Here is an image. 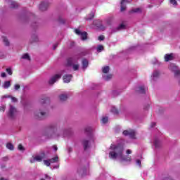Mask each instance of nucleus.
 <instances>
[{"mask_svg": "<svg viewBox=\"0 0 180 180\" xmlns=\"http://www.w3.org/2000/svg\"><path fill=\"white\" fill-rule=\"evenodd\" d=\"M9 4H10L11 8H13L14 9H16V8H19V4H18V2H16V1L10 0Z\"/></svg>", "mask_w": 180, "mask_h": 180, "instance_id": "nucleus-21", "label": "nucleus"}, {"mask_svg": "<svg viewBox=\"0 0 180 180\" xmlns=\"http://www.w3.org/2000/svg\"><path fill=\"white\" fill-rule=\"evenodd\" d=\"M18 150L20 151H25V148L23 147V146H22V144H19L18 145Z\"/></svg>", "mask_w": 180, "mask_h": 180, "instance_id": "nucleus-43", "label": "nucleus"}, {"mask_svg": "<svg viewBox=\"0 0 180 180\" xmlns=\"http://www.w3.org/2000/svg\"><path fill=\"white\" fill-rule=\"evenodd\" d=\"M77 172L79 175H81V176H84V175H85V172H86V169H85V167H79L77 169Z\"/></svg>", "mask_w": 180, "mask_h": 180, "instance_id": "nucleus-20", "label": "nucleus"}, {"mask_svg": "<svg viewBox=\"0 0 180 180\" xmlns=\"http://www.w3.org/2000/svg\"><path fill=\"white\" fill-rule=\"evenodd\" d=\"M30 41L31 43H38V41H39V36H37V34H32L31 37Z\"/></svg>", "mask_w": 180, "mask_h": 180, "instance_id": "nucleus-18", "label": "nucleus"}, {"mask_svg": "<svg viewBox=\"0 0 180 180\" xmlns=\"http://www.w3.org/2000/svg\"><path fill=\"white\" fill-rule=\"evenodd\" d=\"M6 109V106L5 105L0 106V112H5Z\"/></svg>", "mask_w": 180, "mask_h": 180, "instance_id": "nucleus-45", "label": "nucleus"}, {"mask_svg": "<svg viewBox=\"0 0 180 180\" xmlns=\"http://www.w3.org/2000/svg\"><path fill=\"white\" fill-rule=\"evenodd\" d=\"M175 58V56H174V53H169V54H165V61L166 63H168V61H172Z\"/></svg>", "mask_w": 180, "mask_h": 180, "instance_id": "nucleus-14", "label": "nucleus"}, {"mask_svg": "<svg viewBox=\"0 0 180 180\" xmlns=\"http://www.w3.org/2000/svg\"><path fill=\"white\" fill-rule=\"evenodd\" d=\"M3 98H11V96H4Z\"/></svg>", "mask_w": 180, "mask_h": 180, "instance_id": "nucleus-62", "label": "nucleus"}, {"mask_svg": "<svg viewBox=\"0 0 180 180\" xmlns=\"http://www.w3.org/2000/svg\"><path fill=\"white\" fill-rule=\"evenodd\" d=\"M2 39L5 46H9V40H8V38H6V37H3Z\"/></svg>", "mask_w": 180, "mask_h": 180, "instance_id": "nucleus-28", "label": "nucleus"}, {"mask_svg": "<svg viewBox=\"0 0 180 180\" xmlns=\"http://www.w3.org/2000/svg\"><path fill=\"white\" fill-rule=\"evenodd\" d=\"M45 178L46 179H51V177H50V176H49V175H45Z\"/></svg>", "mask_w": 180, "mask_h": 180, "instance_id": "nucleus-58", "label": "nucleus"}, {"mask_svg": "<svg viewBox=\"0 0 180 180\" xmlns=\"http://www.w3.org/2000/svg\"><path fill=\"white\" fill-rule=\"evenodd\" d=\"M74 46H75V43L73 42V41H71V42H70V49H72V47H74Z\"/></svg>", "mask_w": 180, "mask_h": 180, "instance_id": "nucleus-50", "label": "nucleus"}, {"mask_svg": "<svg viewBox=\"0 0 180 180\" xmlns=\"http://www.w3.org/2000/svg\"><path fill=\"white\" fill-rule=\"evenodd\" d=\"M44 158H46V153H44V152L41 153L40 155H37L35 156V160L38 162H41V161H43Z\"/></svg>", "mask_w": 180, "mask_h": 180, "instance_id": "nucleus-12", "label": "nucleus"}, {"mask_svg": "<svg viewBox=\"0 0 180 180\" xmlns=\"http://www.w3.org/2000/svg\"><path fill=\"white\" fill-rule=\"evenodd\" d=\"M92 127H87L84 129L85 133H86V134H89L90 139H92V137H94V135L92 134Z\"/></svg>", "mask_w": 180, "mask_h": 180, "instance_id": "nucleus-15", "label": "nucleus"}, {"mask_svg": "<svg viewBox=\"0 0 180 180\" xmlns=\"http://www.w3.org/2000/svg\"><path fill=\"white\" fill-rule=\"evenodd\" d=\"M94 24L96 25V26L98 27V29H100L101 30H105L106 29V27L102 25L101 21H99V20L94 21Z\"/></svg>", "mask_w": 180, "mask_h": 180, "instance_id": "nucleus-13", "label": "nucleus"}, {"mask_svg": "<svg viewBox=\"0 0 180 180\" xmlns=\"http://www.w3.org/2000/svg\"><path fill=\"white\" fill-rule=\"evenodd\" d=\"M55 168H56V169H57V168H60V165H56V166H54V167H53V169H55Z\"/></svg>", "mask_w": 180, "mask_h": 180, "instance_id": "nucleus-60", "label": "nucleus"}, {"mask_svg": "<svg viewBox=\"0 0 180 180\" xmlns=\"http://www.w3.org/2000/svg\"><path fill=\"white\" fill-rule=\"evenodd\" d=\"M82 144L84 150H88V148H89V141L84 139L82 141Z\"/></svg>", "mask_w": 180, "mask_h": 180, "instance_id": "nucleus-22", "label": "nucleus"}, {"mask_svg": "<svg viewBox=\"0 0 180 180\" xmlns=\"http://www.w3.org/2000/svg\"><path fill=\"white\" fill-rule=\"evenodd\" d=\"M79 68V65H73V70L77 71Z\"/></svg>", "mask_w": 180, "mask_h": 180, "instance_id": "nucleus-46", "label": "nucleus"}, {"mask_svg": "<svg viewBox=\"0 0 180 180\" xmlns=\"http://www.w3.org/2000/svg\"><path fill=\"white\" fill-rule=\"evenodd\" d=\"M34 116L37 119L43 120V119H46V117L49 116V111L47 109L43 108V107H41L39 110L35 112Z\"/></svg>", "mask_w": 180, "mask_h": 180, "instance_id": "nucleus-4", "label": "nucleus"}, {"mask_svg": "<svg viewBox=\"0 0 180 180\" xmlns=\"http://www.w3.org/2000/svg\"><path fill=\"white\" fill-rule=\"evenodd\" d=\"M1 78H6V73L2 72V73L1 74Z\"/></svg>", "mask_w": 180, "mask_h": 180, "instance_id": "nucleus-52", "label": "nucleus"}, {"mask_svg": "<svg viewBox=\"0 0 180 180\" xmlns=\"http://www.w3.org/2000/svg\"><path fill=\"white\" fill-rule=\"evenodd\" d=\"M160 71L158 70H155L153 74H152V79L153 81H156L157 79L160 78Z\"/></svg>", "mask_w": 180, "mask_h": 180, "instance_id": "nucleus-16", "label": "nucleus"}, {"mask_svg": "<svg viewBox=\"0 0 180 180\" xmlns=\"http://www.w3.org/2000/svg\"><path fill=\"white\" fill-rule=\"evenodd\" d=\"M68 98H70V95L68 93H62L58 96V100L62 103L67 102Z\"/></svg>", "mask_w": 180, "mask_h": 180, "instance_id": "nucleus-9", "label": "nucleus"}, {"mask_svg": "<svg viewBox=\"0 0 180 180\" xmlns=\"http://www.w3.org/2000/svg\"><path fill=\"white\" fill-rule=\"evenodd\" d=\"M18 116H19V111H18L16 107L9 105L8 110L7 112V117L10 120H16Z\"/></svg>", "mask_w": 180, "mask_h": 180, "instance_id": "nucleus-3", "label": "nucleus"}, {"mask_svg": "<svg viewBox=\"0 0 180 180\" xmlns=\"http://www.w3.org/2000/svg\"><path fill=\"white\" fill-rule=\"evenodd\" d=\"M6 147H7V148L8 149V150H13V145L11 143H8L7 144H6Z\"/></svg>", "mask_w": 180, "mask_h": 180, "instance_id": "nucleus-35", "label": "nucleus"}, {"mask_svg": "<svg viewBox=\"0 0 180 180\" xmlns=\"http://www.w3.org/2000/svg\"><path fill=\"white\" fill-rule=\"evenodd\" d=\"M71 78H72V75H66L63 76V82L66 84H68V82H71Z\"/></svg>", "mask_w": 180, "mask_h": 180, "instance_id": "nucleus-19", "label": "nucleus"}, {"mask_svg": "<svg viewBox=\"0 0 180 180\" xmlns=\"http://www.w3.org/2000/svg\"><path fill=\"white\" fill-rule=\"evenodd\" d=\"M40 180H44V179H41Z\"/></svg>", "mask_w": 180, "mask_h": 180, "instance_id": "nucleus-63", "label": "nucleus"}, {"mask_svg": "<svg viewBox=\"0 0 180 180\" xmlns=\"http://www.w3.org/2000/svg\"><path fill=\"white\" fill-rule=\"evenodd\" d=\"M169 2L172 5H174V6H176V5H178V2H176V0H169Z\"/></svg>", "mask_w": 180, "mask_h": 180, "instance_id": "nucleus-39", "label": "nucleus"}, {"mask_svg": "<svg viewBox=\"0 0 180 180\" xmlns=\"http://www.w3.org/2000/svg\"><path fill=\"white\" fill-rule=\"evenodd\" d=\"M132 0H121V3H120V11L121 12H124V11H126V6L124 5L125 2L127 4H130V2H131Z\"/></svg>", "mask_w": 180, "mask_h": 180, "instance_id": "nucleus-10", "label": "nucleus"}, {"mask_svg": "<svg viewBox=\"0 0 180 180\" xmlns=\"http://www.w3.org/2000/svg\"><path fill=\"white\" fill-rule=\"evenodd\" d=\"M97 51L98 53H101V51H103V46L98 45L97 47Z\"/></svg>", "mask_w": 180, "mask_h": 180, "instance_id": "nucleus-36", "label": "nucleus"}, {"mask_svg": "<svg viewBox=\"0 0 180 180\" xmlns=\"http://www.w3.org/2000/svg\"><path fill=\"white\" fill-rule=\"evenodd\" d=\"M155 148H160L161 147V142L158 139H155L154 141Z\"/></svg>", "mask_w": 180, "mask_h": 180, "instance_id": "nucleus-24", "label": "nucleus"}, {"mask_svg": "<svg viewBox=\"0 0 180 180\" xmlns=\"http://www.w3.org/2000/svg\"><path fill=\"white\" fill-rule=\"evenodd\" d=\"M111 112L112 113H114V115H117V113H119V111L117 110V108L112 107L111 108Z\"/></svg>", "mask_w": 180, "mask_h": 180, "instance_id": "nucleus-33", "label": "nucleus"}, {"mask_svg": "<svg viewBox=\"0 0 180 180\" xmlns=\"http://www.w3.org/2000/svg\"><path fill=\"white\" fill-rule=\"evenodd\" d=\"M68 153H72V148H68Z\"/></svg>", "mask_w": 180, "mask_h": 180, "instance_id": "nucleus-55", "label": "nucleus"}, {"mask_svg": "<svg viewBox=\"0 0 180 180\" xmlns=\"http://www.w3.org/2000/svg\"><path fill=\"white\" fill-rule=\"evenodd\" d=\"M117 30H123L124 29H126V25H124V24H121L117 27Z\"/></svg>", "mask_w": 180, "mask_h": 180, "instance_id": "nucleus-31", "label": "nucleus"}, {"mask_svg": "<svg viewBox=\"0 0 180 180\" xmlns=\"http://www.w3.org/2000/svg\"><path fill=\"white\" fill-rule=\"evenodd\" d=\"M68 65H72V58H70L68 60Z\"/></svg>", "mask_w": 180, "mask_h": 180, "instance_id": "nucleus-44", "label": "nucleus"}, {"mask_svg": "<svg viewBox=\"0 0 180 180\" xmlns=\"http://www.w3.org/2000/svg\"><path fill=\"white\" fill-rule=\"evenodd\" d=\"M44 165H46V167H50V165L51 164L50 162V160H44Z\"/></svg>", "mask_w": 180, "mask_h": 180, "instance_id": "nucleus-38", "label": "nucleus"}, {"mask_svg": "<svg viewBox=\"0 0 180 180\" xmlns=\"http://www.w3.org/2000/svg\"><path fill=\"white\" fill-rule=\"evenodd\" d=\"M53 147L55 151H57V150H58V148H57V146L54 145Z\"/></svg>", "mask_w": 180, "mask_h": 180, "instance_id": "nucleus-56", "label": "nucleus"}, {"mask_svg": "<svg viewBox=\"0 0 180 180\" xmlns=\"http://www.w3.org/2000/svg\"><path fill=\"white\" fill-rule=\"evenodd\" d=\"M51 164H54L56 162H58V156H56L55 158L49 160Z\"/></svg>", "mask_w": 180, "mask_h": 180, "instance_id": "nucleus-27", "label": "nucleus"}, {"mask_svg": "<svg viewBox=\"0 0 180 180\" xmlns=\"http://www.w3.org/2000/svg\"><path fill=\"white\" fill-rule=\"evenodd\" d=\"M10 86H11V81L4 82L3 84V88H4V89H8V88H9Z\"/></svg>", "mask_w": 180, "mask_h": 180, "instance_id": "nucleus-26", "label": "nucleus"}, {"mask_svg": "<svg viewBox=\"0 0 180 180\" xmlns=\"http://www.w3.org/2000/svg\"><path fill=\"white\" fill-rule=\"evenodd\" d=\"M47 8H49V2H47V1H42L39 4V9L42 12L44 11H47Z\"/></svg>", "mask_w": 180, "mask_h": 180, "instance_id": "nucleus-11", "label": "nucleus"}, {"mask_svg": "<svg viewBox=\"0 0 180 180\" xmlns=\"http://www.w3.org/2000/svg\"><path fill=\"white\" fill-rule=\"evenodd\" d=\"M41 103L42 105H49V103H50V98H42L41 100Z\"/></svg>", "mask_w": 180, "mask_h": 180, "instance_id": "nucleus-25", "label": "nucleus"}, {"mask_svg": "<svg viewBox=\"0 0 180 180\" xmlns=\"http://www.w3.org/2000/svg\"><path fill=\"white\" fill-rule=\"evenodd\" d=\"M127 154H131V150L130 149L127 150Z\"/></svg>", "mask_w": 180, "mask_h": 180, "instance_id": "nucleus-57", "label": "nucleus"}, {"mask_svg": "<svg viewBox=\"0 0 180 180\" xmlns=\"http://www.w3.org/2000/svg\"><path fill=\"white\" fill-rule=\"evenodd\" d=\"M57 44H55L54 46H53V50H56V49H57Z\"/></svg>", "mask_w": 180, "mask_h": 180, "instance_id": "nucleus-61", "label": "nucleus"}, {"mask_svg": "<svg viewBox=\"0 0 180 180\" xmlns=\"http://www.w3.org/2000/svg\"><path fill=\"white\" fill-rule=\"evenodd\" d=\"M101 120H102V123H103L104 124H106V122L108 120V117H103Z\"/></svg>", "mask_w": 180, "mask_h": 180, "instance_id": "nucleus-42", "label": "nucleus"}, {"mask_svg": "<svg viewBox=\"0 0 180 180\" xmlns=\"http://www.w3.org/2000/svg\"><path fill=\"white\" fill-rule=\"evenodd\" d=\"M98 40H99L100 41H102L105 40V36H103V35L99 36V37H98Z\"/></svg>", "mask_w": 180, "mask_h": 180, "instance_id": "nucleus-47", "label": "nucleus"}, {"mask_svg": "<svg viewBox=\"0 0 180 180\" xmlns=\"http://www.w3.org/2000/svg\"><path fill=\"white\" fill-rule=\"evenodd\" d=\"M22 58L23 60H28V61H30V56L27 53L22 55Z\"/></svg>", "mask_w": 180, "mask_h": 180, "instance_id": "nucleus-29", "label": "nucleus"}, {"mask_svg": "<svg viewBox=\"0 0 180 180\" xmlns=\"http://www.w3.org/2000/svg\"><path fill=\"white\" fill-rule=\"evenodd\" d=\"M169 70H170V71H173V72H174L175 77H179V75H180V70H179V69H178V67H176V65H175V64L171 63L169 66Z\"/></svg>", "mask_w": 180, "mask_h": 180, "instance_id": "nucleus-5", "label": "nucleus"}, {"mask_svg": "<svg viewBox=\"0 0 180 180\" xmlns=\"http://www.w3.org/2000/svg\"><path fill=\"white\" fill-rule=\"evenodd\" d=\"M152 63L154 64V65H156V64H158L160 65V61H158L156 58H154L153 60H152Z\"/></svg>", "mask_w": 180, "mask_h": 180, "instance_id": "nucleus-40", "label": "nucleus"}, {"mask_svg": "<svg viewBox=\"0 0 180 180\" xmlns=\"http://www.w3.org/2000/svg\"><path fill=\"white\" fill-rule=\"evenodd\" d=\"M6 72H8V75H12V74H13L12 69L7 68V69H6Z\"/></svg>", "mask_w": 180, "mask_h": 180, "instance_id": "nucleus-41", "label": "nucleus"}, {"mask_svg": "<svg viewBox=\"0 0 180 180\" xmlns=\"http://www.w3.org/2000/svg\"><path fill=\"white\" fill-rule=\"evenodd\" d=\"M110 150H112L109 153V157L112 160H119L121 162L125 161L130 162L131 158L130 156L123 155V151L124 148L120 145H111L110 147Z\"/></svg>", "mask_w": 180, "mask_h": 180, "instance_id": "nucleus-2", "label": "nucleus"}, {"mask_svg": "<svg viewBox=\"0 0 180 180\" xmlns=\"http://www.w3.org/2000/svg\"><path fill=\"white\" fill-rule=\"evenodd\" d=\"M143 11L141 8H133L129 11V13H141Z\"/></svg>", "mask_w": 180, "mask_h": 180, "instance_id": "nucleus-23", "label": "nucleus"}, {"mask_svg": "<svg viewBox=\"0 0 180 180\" xmlns=\"http://www.w3.org/2000/svg\"><path fill=\"white\" fill-rule=\"evenodd\" d=\"M103 79L105 81H109V79H112V75H104Z\"/></svg>", "mask_w": 180, "mask_h": 180, "instance_id": "nucleus-34", "label": "nucleus"}, {"mask_svg": "<svg viewBox=\"0 0 180 180\" xmlns=\"http://www.w3.org/2000/svg\"><path fill=\"white\" fill-rule=\"evenodd\" d=\"M58 130V124L57 122H53L48 124L45 129L42 132V135L46 139H59V137H67L68 134L71 132V129H65L60 131Z\"/></svg>", "mask_w": 180, "mask_h": 180, "instance_id": "nucleus-1", "label": "nucleus"}, {"mask_svg": "<svg viewBox=\"0 0 180 180\" xmlns=\"http://www.w3.org/2000/svg\"><path fill=\"white\" fill-rule=\"evenodd\" d=\"M76 34H77V36H80L82 40H86L87 37H88V33H86V32H81V30L76 29L75 30Z\"/></svg>", "mask_w": 180, "mask_h": 180, "instance_id": "nucleus-8", "label": "nucleus"}, {"mask_svg": "<svg viewBox=\"0 0 180 180\" xmlns=\"http://www.w3.org/2000/svg\"><path fill=\"white\" fill-rule=\"evenodd\" d=\"M136 92L139 94H146V86L144 85L138 86L136 88Z\"/></svg>", "mask_w": 180, "mask_h": 180, "instance_id": "nucleus-17", "label": "nucleus"}, {"mask_svg": "<svg viewBox=\"0 0 180 180\" xmlns=\"http://www.w3.org/2000/svg\"><path fill=\"white\" fill-rule=\"evenodd\" d=\"M103 74H108L109 72V66H105L103 68Z\"/></svg>", "mask_w": 180, "mask_h": 180, "instance_id": "nucleus-32", "label": "nucleus"}, {"mask_svg": "<svg viewBox=\"0 0 180 180\" xmlns=\"http://www.w3.org/2000/svg\"><path fill=\"white\" fill-rule=\"evenodd\" d=\"M94 13H91L89 17L87 18V20H91V19H94Z\"/></svg>", "mask_w": 180, "mask_h": 180, "instance_id": "nucleus-48", "label": "nucleus"}, {"mask_svg": "<svg viewBox=\"0 0 180 180\" xmlns=\"http://www.w3.org/2000/svg\"><path fill=\"white\" fill-rule=\"evenodd\" d=\"M136 164H138V165H139V167H141V161L140 160H136Z\"/></svg>", "mask_w": 180, "mask_h": 180, "instance_id": "nucleus-53", "label": "nucleus"}, {"mask_svg": "<svg viewBox=\"0 0 180 180\" xmlns=\"http://www.w3.org/2000/svg\"><path fill=\"white\" fill-rule=\"evenodd\" d=\"M124 136H129L130 139H136V131L133 129L125 130L123 131Z\"/></svg>", "mask_w": 180, "mask_h": 180, "instance_id": "nucleus-6", "label": "nucleus"}, {"mask_svg": "<svg viewBox=\"0 0 180 180\" xmlns=\"http://www.w3.org/2000/svg\"><path fill=\"white\" fill-rule=\"evenodd\" d=\"M30 161L31 164L36 162V158L35 157L32 158V159H30Z\"/></svg>", "mask_w": 180, "mask_h": 180, "instance_id": "nucleus-49", "label": "nucleus"}, {"mask_svg": "<svg viewBox=\"0 0 180 180\" xmlns=\"http://www.w3.org/2000/svg\"><path fill=\"white\" fill-rule=\"evenodd\" d=\"M82 65H83V68H86L88 67V60L84 59L82 60Z\"/></svg>", "mask_w": 180, "mask_h": 180, "instance_id": "nucleus-30", "label": "nucleus"}, {"mask_svg": "<svg viewBox=\"0 0 180 180\" xmlns=\"http://www.w3.org/2000/svg\"><path fill=\"white\" fill-rule=\"evenodd\" d=\"M20 89V84H15L14 85V91H19Z\"/></svg>", "mask_w": 180, "mask_h": 180, "instance_id": "nucleus-37", "label": "nucleus"}, {"mask_svg": "<svg viewBox=\"0 0 180 180\" xmlns=\"http://www.w3.org/2000/svg\"><path fill=\"white\" fill-rule=\"evenodd\" d=\"M155 122H152L151 124H150V127H151V129H153V127H155Z\"/></svg>", "mask_w": 180, "mask_h": 180, "instance_id": "nucleus-54", "label": "nucleus"}, {"mask_svg": "<svg viewBox=\"0 0 180 180\" xmlns=\"http://www.w3.org/2000/svg\"><path fill=\"white\" fill-rule=\"evenodd\" d=\"M12 102H18V98L15 97H11Z\"/></svg>", "mask_w": 180, "mask_h": 180, "instance_id": "nucleus-51", "label": "nucleus"}, {"mask_svg": "<svg viewBox=\"0 0 180 180\" xmlns=\"http://www.w3.org/2000/svg\"><path fill=\"white\" fill-rule=\"evenodd\" d=\"M112 94H113L114 96H116V94H117V91H114L112 92Z\"/></svg>", "mask_w": 180, "mask_h": 180, "instance_id": "nucleus-59", "label": "nucleus"}, {"mask_svg": "<svg viewBox=\"0 0 180 180\" xmlns=\"http://www.w3.org/2000/svg\"><path fill=\"white\" fill-rule=\"evenodd\" d=\"M179 84H180V81H179Z\"/></svg>", "mask_w": 180, "mask_h": 180, "instance_id": "nucleus-64", "label": "nucleus"}, {"mask_svg": "<svg viewBox=\"0 0 180 180\" xmlns=\"http://www.w3.org/2000/svg\"><path fill=\"white\" fill-rule=\"evenodd\" d=\"M61 75L62 74H57L52 76L49 81V85H53L55 82H57L61 78Z\"/></svg>", "mask_w": 180, "mask_h": 180, "instance_id": "nucleus-7", "label": "nucleus"}]
</instances>
